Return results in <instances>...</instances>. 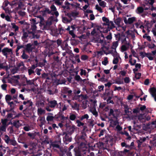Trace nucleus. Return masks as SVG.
<instances>
[{
    "mask_svg": "<svg viewBox=\"0 0 156 156\" xmlns=\"http://www.w3.org/2000/svg\"><path fill=\"white\" fill-rule=\"evenodd\" d=\"M123 106L124 108V112L127 115L131 114V112L129 111V108L127 105H124Z\"/></svg>",
    "mask_w": 156,
    "mask_h": 156,
    "instance_id": "nucleus-22",
    "label": "nucleus"
},
{
    "mask_svg": "<svg viewBox=\"0 0 156 156\" xmlns=\"http://www.w3.org/2000/svg\"><path fill=\"white\" fill-rule=\"evenodd\" d=\"M145 56L148 58L150 60H152L153 59V57L151 56V53H145Z\"/></svg>",
    "mask_w": 156,
    "mask_h": 156,
    "instance_id": "nucleus-33",
    "label": "nucleus"
},
{
    "mask_svg": "<svg viewBox=\"0 0 156 156\" xmlns=\"http://www.w3.org/2000/svg\"><path fill=\"white\" fill-rule=\"evenodd\" d=\"M61 143H59L58 141H56L52 143L51 144V146L52 147L53 149H55V148L60 149V144Z\"/></svg>",
    "mask_w": 156,
    "mask_h": 156,
    "instance_id": "nucleus-17",
    "label": "nucleus"
},
{
    "mask_svg": "<svg viewBox=\"0 0 156 156\" xmlns=\"http://www.w3.org/2000/svg\"><path fill=\"white\" fill-rule=\"evenodd\" d=\"M94 42L96 43V45L98 46L101 45V50L98 52V55H102L104 53H106V51H107L109 49V47L107 46L108 42L106 41H104L103 39H101L100 38H95L94 40Z\"/></svg>",
    "mask_w": 156,
    "mask_h": 156,
    "instance_id": "nucleus-1",
    "label": "nucleus"
},
{
    "mask_svg": "<svg viewBox=\"0 0 156 156\" xmlns=\"http://www.w3.org/2000/svg\"><path fill=\"white\" fill-rule=\"evenodd\" d=\"M138 119L142 122H144L148 120L144 114H140L138 116Z\"/></svg>",
    "mask_w": 156,
    "mask_h": 156,
    "instance_id": "nucleus-11",
    "label": "nucleus"
},
{
    "mask_svg": "<svg viewBox=\"0 0 156 156\" xmlns=\"http://www.w3.org/2000/svg\"><path fill=\"white\" fill-rule=\"evenodd\" d=\"M107 25L108 26V28L109 30L115 27V24L112 21H109Z\"/></svg>",
    "mask_w": 156,
    "mask_h": 156,
    "instance_id": "nucleus-24",
    "label": "nucleus"
},
{
    "mask_svg": "<svg viewBox=\"0 0 156 156\" xmlns=\"http://www.w3.org/2000/svg\"><path fill=\"white\" fill-rule=\"evenodd\" d=\"M131 45L129 43H126L122 46L121 47V51L122 52L126 51L129 48V46Z\"/></svg>",
    "mask_w": 156,
    "mask_h": 156,
    "instance_id": "nucleus-13",
    "label": "nucleus"
},
{
    "mask_svg": "<svg viewBox=\"0 0 156 156\" xmlns=\"http://www.w3.org/2000/svg\"><path fill=\"white\" fill-rule=\"evenodd\" d=\"M121 145L122 147H125L126 148L130 149L131 146H129V145L126 144L125 142H122L121 144Z\"/></svg>",
    "mask_w": 156,
    "mask_h": 156,
    "instance_id": "nucleus-53",
    "label": "nucleus"
},
{
    "mask_svg": "<svg viewBox=\"0 0 156 156\" xmlns=\"http://www.w3.org/2000/svg\"><path fill=\"white\" fill-rule=\"evenodd\" d=\"M139 105L141 106L140 108V110L142 112L146 108V107L145 105H142L140 104Z\"/></svg>",
    "mask_w": 156,
    "mask_h": 156,
    "instance_id": "nucleus-58",
    "label": "nucleus"
},
{
    "mask_svg": "<svg viewBox=\"0 0 156 156\" xmlns=\"http://www.w3.org/2000/svg\"><path fill=\"white\" fill-rule=\"evenodd\" d=\"M79 148L80 149H83L82 150L85 151L87 149V147L85 143L83 142H81L80 143L79 146Z\"/></svg>",
    "mask_w": 156,
    "mask_h": 156,
    "instance_id": "nucleus-29",
    "label": "nucleus"
},
{
    "mask_svg": "<svg viewBox=\"0 0 156 156\" xmlns=\"http://www.w3.org/2000/svg\"><path fill=\"white\" fill-rule=\"evenodd\" d=\"M11 107V109H12L14 107L15 105L14 103L13 102H9L7 103Z\"/></svg>",
    "mask_w": 156,
    "mask_h": 156,
    "instance_id": "nucleus-56",
    "label": "nucleus"
},
{
    "mask_svg": "<svg viewBox=\"0 0 156 156\" xmlns=\"http://www.w3.org/2000/svg\"><path fill=\"white\" fill-rule=\"evenodd\" d=\"M89 111L91 112L94 115H95L96 117L98 116V113L96 111L95 107H94L90 109Z\"/></svg>",
    "mask_w": 156,
    "mask_h": 156,
    "instance_id": "nucleus-28",
    "label": "nucleus"
},
{
    "mask_svg": "<svg viewBox=\"0 0 156 156\" xmlns=\"http://www.w3.org/2000/svg\"><path fill=\"white\" fill-rule=\"evenodd\" d=\"M77 97L80 98H81V100H85L87 99V96L86 95H83L82 94H80L77 96Z\"/></svg>",
    "mask_w": 156,
    "mask_h": 156,
    "instance_id": "nucleus-52",
    "label": "nucleus"
},
{
    "mask_svg": "<svg viewBox=\"0 0 156 156\" xmlns=\"http://www.w3.org/2000/svg\"><path fill=\"white\" fill-rule=\"evenodd\" d=\"M38 134L39 133L36 132H34L32 133L30 132L27 133L28 135L32 139H35V136Z\"/></svg>",
    "mask_w": 156,
    "mask_h": 156,
    "instance_id": "nucleus-21",
    "label": "nucleus"
},
{
    "mask_svg": "<svg viewBox=\"0 0 156 156\" xmlns=\"http://www.w3.org/2000/svg\"><path fill=\"white\" fill-rule=\"evenodd\" d=\"M61 47L63 50H66L69 49L68 44L66 42H64L61 44Z\"/></svg>",
    "mask_w": 156,
    "mask_h": 156,
    "instance_id": "nucleus-25",
    "label": "nucleus"
},
{
    "mask_svg": "<svg viewBox=\"0 0 156 156\" xmlns=\"http://www.w3.org/2000/svg\"><path fill=\"white\" fill-rule=\"evenodd\" d=\"M9 144L14 146H15L17 144L16 140L13 139H11L9 141Z\"/></svg>",
    "mask_w": 156,
    "mask_h": 156,
    "instance_id": "nucleus-43",
    "label": "nucleus"
},
{
    "mask_svg": "<svg viewBox=\"0 0 156 156\" xmlns=\"http://www.w3.org/2000/svg\"><path fill=\"white\" fill-rule=\"evenodd\" d=\"M53 17L49 19L46 22L45 24L44 25V29L46 30H49L51 29V25L53 22Z\"/></svg>",
    "mask_w": 156,
    "mask_h": 156,
    "instance_id": "nucleus-7",
    "label": "nucleus"
},
{
    "mask_svg": "<svg viewBox=\"0 0 156 156\" xmlns=\"http://www.w3.org/2000/svg\"><path fill=\"white\" fill-rule=\"evenodd\" d=\"M105 38L107 40H111L112 38V34L110 33Z\"/></svg>",
    "mask_w": 156,
    "mask_h": 156,
    "instance_id": "nucleus-62",
    "label": "nucleus"
},
{
    "mask_svg": "<svg viewBox=\"0 0 156 156\" xmlns=\"http://www.w3.org/2000/svg\"><path fill=\"white\" fill-rule=\"evenodd\" d=\"M5 99L7 103L9 102V101H11V100H13L11 96L10 95L7 94L5 96Z\"/></svg>",
    "mask_w": 156,
    "mask_h": 156,
    "instance_id": "nucleus-38",
    "label": "nucleus"
},
{
    "mask_svg": "<svg viewBox=\"0 0 156 156\" xmlns=\"http://www.w3.org/2000/svg\"><path fill=\"white\" fill-rule=\"evenodd\" d=\"M1 51L3 55L5 56L6 58H7L8 55L12 54V49L8 48H4Z\"/></svg>",
    "mask_w": 156,
    "mask_h": 156,
    "instance_id": "nucleus-6",
    "label": "nucleus"
},
{
    "mask_svg": "<svg viewBox=\"0 0 156 156\" xmlns=\"http://www.w3.org/2000/svg\"><path fill=\"white\" fill-rule=\"evenodd\" d=\"M26 99H25V101H24L23 102V104L24 105H26V108L25 110L23 111V112L24 114H25L24 112L25 111L30 110L32 108V105H33V103L31 101V100H26Z\"/></svg>",
    "mask_w": 156,
    "mask_h": 156,
    "instance_id": "nucleus-4",
    "label": "nucleus"
},
{
    "mask_svg": "<svg viewBox=\"0 0 156 156\" xmlns=\"http://www.w3.org/2000/svg\"><path fill=\"white\" fill-rule=\"evenodd\" d=\"M2 69H5L6 70H8L9 69V68L6 64V62L0 64V70Z\"/></svg>",
    "mask_w": 156,
    "mask_h": 156,
    "instance_id": "nucleus-23",
    "label": "nucleus"
},
{
    "mask_svg": "<svg viewBox=\"0 0 156 156\" xmlns=\"http://www.w3.org/2000/svg\"><path fill=\"white\" fill-rule=\"evenodd\" d=\"M76 123L77 124V126L78 127H80L81 126H84V123L81 122L79 120H77L76 121Z\"/></svg>",
    "mask_w": 156,
    "mask_h": 156,
    "instance_id": "nucleus-49",
    "label": "nucleus"
},
{
    "mask_svg": "<svg viewBox=\"0 0 156 156\" xmlns=\"http://www.w3.org/2000/svg\"><path fill=\"white\" fill-rule=\"evenodd\" d=\"M136 18L135 17H132L128 18L127 20L126 18L124 19V22L126 24H131L134 22L136 21Z\"/></svg>",
    "mask_w": 156,
    "mask_h": 156,
    "instance_id": "nucleus-10",
    "label": "nucleus"
},
{
    "mask_svg": "<svg viewBox=\"0 0 156 156\" xmlns=\"http://www.w3.org/2000/svg\"><path fill=\"white\" fill-rule=\"evenodd\" d=\"M37 113L38 115L40 116L42 114H44L46 113L45 110L41 108H39L37 109Z\"/></svg>",
    "mask_w": 156,
    "mask_h": 156,
    "instance_id": "nucleus-20",
    "label": "nucleus"
},
{
    "mask_svg": "<svg viewBox=\"0 0 156 156\" xmlns=\"http://www.w3.org/2000/svg\"><path fill=\"white\" fill-rule=\"evenodd\" d=\"M76 118V116L75 115L72 113L69 114V119L70 120L74 121Z\"/></svg>",
    "mask_w": 156,
    "mask_h": 156,
    "instance_id": "nucleus-32",
    "label": "nucleus"
},
{
    "mask_svg": "<svg viewBox=\"0 0 156 156\" xmlns=\"http://www.w3.org/2000/svg\"><path fill=\"white\" fill-rule=\"evenodd\" d=\"M119 59H121L120 57H115V58H114L112 62L114 64H117L119 62Z\"/></svg>",
    "mask_w": 156,
    "mask_h": 156,
    "instance_id": "nucleus-42",
    "label": "nucleus"
},
{
    "mask_svg": "<svg viewBox=\"0 0 156 156\" xmlns=\"http://www.w3.org/2000/svg\"><path fill=\"white\" fill-rule=\"evenodd\" d=\"M100 5L103 7H105L106 6V3L104 1L101 2L99 3Z\"/></svg>",
    "mask_w": 156,
    "mask_h": 156,
    "instance_id": "nucleus-63",
    "label": "nucleus"
},
{
    "mask_svg": "<svg viewBox=\"0 0 156 156\" xmlns=\"http://www.w3.org/2000/svg\"><path fill=\"white\" fill-rule=\"evenodd\" d=\"M121 21V19L120 18H118L114 20V22L116 25L118 26V28H122L124 30H125V28L124 27H122L120 25V23Z\"/></svg>",
    "mask_w": 156,
    "mask_h": 156,
    "instance_id": "nucleus-18",
    "label": "nucleus"
},
{
    "mask_svg": "<svg viewBox=\"0 0 156 156\" xmlns=\"http://www.w3.org/2000/svg\"><path fill=\"white\" fill-rule=\"evenodd\" d=\"M4 140H5V143L7 144H9V141L10 140V139L9 138V137L7 135H5L4 138Z\"/></svg>",
    "mask_w": 156,
    "mask_h": 156,
    "instance_id": "nucleus-37",
    "label": "nucleus"
},
{
    "mask_svg": "<svg viewBox=\"0 0 156 156\" xmlns=\"http://www.w3.org/2000/svg\"><path fill=\"white\" fill-rule=\"evenodd\" d=\"M108 58L107 57L104 58V61L102 62V64L105 66H106L108 64Z\"/></svg>",
    "mask_w": 156,
    "mask_h": 156,
    "instance_id": "nucleus-50",
    "label": "nucleus"
},
{
    "mask_svg": "<svg viewBox=\"0 0 156 156\" xmlns=\"http://www.w3.org/2000/svg\"><path fill=\"white\" fill-rule=\"evenodd\" d=\"M51 13V11L48 8H45L43 11V13L50 14Z\"/></svg>",
    "mask_w": 156,
    "mask_h": 156,
    "instance_id": "nucleus-55",
    "label": "nucleus"
},
{
    "mask_svg": "<svg viewBox=\"0 0 156 156\" xmlns=\"http://www.w3.org/2000/svg\"><path fill=\"white\" fill-rule=\"evenodd\" d=\"M54 117L51 116V115H48L46 118V120L48 122H51L53 121L54 119Z\"/></svg>",
    "mask_w": 156,
    "mask_h": 156,
    "instance_id": "nucleus-45",
    "label": "nucleus"
},
{
    "mask_svg": "<svg viewBox=\"0 0 156 156\" xmlns=\"http://www.w3.org/2000/svg\"><path fill=\"white\" fill-rule=\"evenodd\" d=\"M43 142L46 144H48L49 143L48 137L47 136H45V138L44 139Z\"/></svg>",
    "mask_w": 156,
    "mask_h": 156,
    "instance_id": "nucleus-59",
    "label": "nucleus"
},
{
    "mask_svg": "<svg viewBox=\"0 0 156 156\" xmlns=\"http://www.w3.org/2000/svg\"><path fill=\"white\" fill-rule=\"evenodd\" d=\"M7 126L1 125L0 126V133H2V132H5L6 130V127Z\"/></svg>",
    "mask_w": 156,
    "mask_h": 156,
    "instance_id": "nucleus-39",
    "label": "nucleus"
},
{
    "mask_svg": "<svg viewBox=\"0 0 156 156\" xmlns=\"http://www.w3.org/2000/svg\"><path fill=\"white\" fill-rule=\"evenodd\" d=\"M96 9L101 13H102L103 11L101 8L98 5H97L95 6Z\"/></svg>",
    "mask_w": 156,
    "mask_h": 156,
    "instance_id": "nucleus-54",
    "label": "nucleus"
},
{
    "mask_svg": "<svg viewBox=\"0 0 156 156\" xmlns=\"http://www.w3.org/2000/svg\"><path fill=\"white\" fill-rule=\"evenodd\" d=\"M72 19H68L66 17H63L62 18V21L64 23H67L70 22L72 21Z\"/></svg>",
    "mask_w": 156,
    "mask_h": 156,
    "instance_id": "nucleus-41",
    "label": "nucleus"
},
{
    "mask_svg": "<svg viewBox=\"0 0 156 156\" xmlns=\"http://www.w3.org/2000/svg\"><path fill=\"white\" fill-rule=\"evenodd\" d=\"M80 74L81 76L84 75V76H86L87 74L86 71L85 70H83V69H81L80 70Z\"/></svg>",
    "mask_w": 156,
    "mask_h": 156,
    "instance_id": "nucleus-64",
    "label": "nucleus"
},
{
    "mask_svg": "<svg viewBox=\"0 0 156 156\" xmlns=\"http://www.w3.org/2000/svg\"><path fill=\"white\" fill-rule=\"evenodd\" d=\"M116 111H114L113 109L111 108L109 113V115H112L114 118H116L117 116V115L116 114Z\"/></svg>",
    "mask_w": 156,
    "mask_h": 156,
    "instance_id": "nucleus-26",
    "label": "nucleus"
},
{
    "mask_svg": "<svg viewBox=\"0 0 156 156\" xmlns=\"http://www.w3.org/2000/svg\"><path fill=\"white\" fill-rule=\"evenodd\" d=\"M149 91L152 97H154V95L156 94V89L154 87L150 88L149 90Z\"/></svg>",
    "mask_w": 156,
    "mask_h": 156,
    "instance_id": "nucleus-19",
    "label": "nucleus"
},
{
    "mask_svg": "<svg viewBox=\"0 0 156 156\" xmlns=\"http://www.w3.org/2000/svg\"><path fill=\"white\" fill-rule=\"evenodd\" d=\"M118 45V41H115L113 42L112 48V49H114L115 51L116 48Z\"/></svg>",
    "mask_w": 156,
    "mask_h": 156,
    "instance_id": "nucleus-31",
    "label": "nucleus"
},
{
    "mask_svg": "<svg viewBox=\"0 0 156 156\" xmlns=\"http://www.w3.org/2000/svg\"><path fill=\"white\" fill-rule=\"evenodd\" d=\"M123 38H122L121 39V41L122 43H123L124 44H125V43H129V42H128L126 41V37L124 36H123Z\"/></svg>",
    "mask_w": 156,
    "mask_h": 156,
    "instance_id": "nucleus-60",
    "label": "nucleus"
},
{
    "mask_svg": "<svg viewBox=\"0 0 156 156\" xmlns=\"http://www.w3.org/2000/svg\"><path fill=\"white\" fill-rule=\"evenodd\" d=\"M112 98V97H109L106 100V101L107 102V103L108 104H109L110 103H111L112 104H114V103L112 100H111Z\"/></svg>",
    "mask_w": 156,
    "mask_h": 156,
    "instance_id": "nucleus-48",
    "label": "nucleus"
},
{
    "mask_svg": "<svg viewBox=\"0 0 156 156\" xmlns=\"http://www.w3.org/2000/svg\"><path fill=\"white\" fill-rule=\"evenodd\" d=\"M69 88L67 87H64L63 88V93L65 94L68 93V96H70L71 95V93L72 92V91L71 90H69Z\"/></svg>",
    "mask_w": 156,
    "mask_h": 156,
    "instance_id": "nucleus-16",
    "label": "nucleus"
},
{
    "mask_svg": "<svg viewBox=\"0 0 156 156\" xmlns=\"http://www.w3.org/2000/svg\"><path fill=\"white\" fill-rule=\"evenodd\" d=\"M111 123L112 125V127H115V126L116 125H118L119 124V123L118 121L116 120V121H114V120H112L111 122Z\"/></svg>",
    "mask_w": 156,
    "mask_h": 156,
    "instance_id": "nucleus-47",
    "label": "nucleus"
},
{
    "mask_svg": "<svg viewBox=\"0 0 156 156\" xmlns=\"http://www.w3.org/2000/svg\"><path fill=\"white\" fill-rule=\"evenodd\" d=\"M65 126L66 132L68 134L71 135L74 133L76 128V126L74 125H70L69 123H67V122H66Z\"/></svg>",
    "mask_w": 156,
    "mask_h": 156,
    "instance_id": "nucleus-3",
    "label": "nucleus"
},
{
    "mask_svg": "<svg viewBox=\"0 0 156 156\" xmlns=\"http://www.w3.org/2000/svg\"><path fill=\"white\" fill-rule=\"evenodd\" d=\"M115 37L116 38V40L118 41H119L120 39L121 35L120 34L118 33L117 34H115Z\"/></svg>",
    "mask_w": 156,
    "mask_h": 156,
    "instance_id": "nucleus-51",
    "label": "nucleus"
},
{
    "mask_svg": "<svg viewBox=\"0 0 156 156\" xmlns=\"http://www.w3.org/2000/svg\"><path fill=\"white\" fill-rule=\"evenodd\" d=\"M12 28L14 30L15 32L18 31L19 27L16 25L15 23H11Z\"/></svg>",
    "mask_w": 156,
    "mask_h": 156,
    "instance_id": "nucleus-30",
    "label": "nucleus"
},
{
    "mask_svg": "<svg viewBox=\"0 0 156 156\" xmlns=\"http://www.w3.org/2000/svg\"><path fill=\"white\" fill-rule=\"evenodd\" d=\"M25 80L26 82V85L34 86L35 85L34 79L32 80H28L27 77L25 78Z\"/></svg>",
    "mask_w": 156,
    "mask_h": 156,
    "instance_id": "nucleus-15",
    "label": "nucleus"
},
{
    "mask_svg": "<svg viewBox=\"0 0 156 156\" xmlns=\"http://www.w3.org/2000/svg\"><path fill=\"white\" fill-rule=\"evenodd\" d=\"M89 118V116L87 114H85L82 115L81 117L80 118V120L82 121L84 119H86V120H88Z\"/></svg>",
    "mask_w": 156,
    "mask_h": 156,
    "instance_id": "nucleus-35",
    "label": "nucleus"
},
{
    "mask_svg": "<svg viewBox=\"0 0 156 156\" xmlns=\"http://www.w3.org/2000/svg\"><path fill=\"white\" fill-rule=\"evenodd\" d=\"M35 88L34 87L31 88V89H26L24 88H23L20 90V91L22 92H24L25 90L27 91H34L35 90Z\"/></svg>",
    "mask_w": 156,
    "mask_h": 156,
    "instance_id": "nucleus-36",
    "label": "nucleus"
},
{
    "mask_svg": "<svg viewBox=\"0 0 156 156\" xmlns=\"http://www.w3.org/2000/svg\"><path fill=\"white\" fill-rule=\"evenodd\" d=\"M155 0H148V2L151 6V8L149 7V8H145V10H148V9H151V10H155V8L153 7V5L154 3Z\"/></svg>",
    "mask_w": 156,
    "mask_h": 156,
    "instance_id": "nucleus-14",
    "label": "nucleus"
},
{
    "mask_svg": "<svg viewBox=\"0 0 156 156\" xmlns=\"http://www.w3.org/2000/svg\"><path fill=\"white\" fill-rule=\"evenodd\" d=\"M61 135L59 133L56 136L57 139L58 140V142L59 143H61Z\"/></svg>",
    "mask_w": 156,
    "mask_h": 156,
    "instance_id": "nucleus-61",
    "label": "nucleus"
},
{
    "mask_svg": "<svg viewBox=\"0 0 156 156\" xmlns=\"http://www.w3.org/2000/svg\"><path fill=\"white\" fill-rule=\"evenodd\" d=\"M144 10H145V9H144L143 7L140 6L137 8L135 12L136 14L141 15L143 13Z\"/></svg>",
    "mask_w": 156,
    "mask_h": 156,
    "instance_id": "nucleus-12",
    "label": "nucleus"
},
{
    "mask_svg": "<svg viewBox=\"0 0 156 156\" xmlns=\"http://www.w3.org/2000/svg\"><path fill=\"white\" fill-rule=\"evenodd\" d=\"M87 122L89 123L90 126L92 127L93 126L94 124V120L93 119H88L87 120Z\"/></svg>",
    "mask_w": 156,
    "mask_h": 156,
    "instance_id": "nucleus-46",
    "label": "nucleus"
},
{
    "mask_svg": "<svg viewBox=\"0 0 156 156\" xmlns=\"http://www.w3.org/2000/svg\"><path fill=\"white\" fill-rule=\"evenodd\" d=\"M38 120L42 124L45 123L46 121L44 117L40 116L38 118Z\"/></svg>",
    "mask_w": 156,
    "mask_h": 156,
    "instance_id": "nucleus-40",
    "label": "nucleus"
},
{
    "mask_svg": "<svg viewBox=\"0 0 156 156\" xmlns=\"http://www.w3.org/2000/svg\"><path fill=\"white\" fill-rule=\"evenodd\" d=\"M32 30L31 29V27H30L29 29L27 31H23V35L22 37V39L23 41H25V40L29 37L31 39V36Z\"/></svg>",
    "mask_w": 156,
    "mask_h": 156,
    "instance_id": "nucleus-2",
    "label": "nucleus"
},
{
    "mask_svg": "<svg viewBox=\"0 0 156 156\" xmlns=\"http://www.w3.org/2000/svg\"><path fill=\"white\" fill-rule=\"evenodd\" d=\"M37 27L35 23L32 24L31 25V29L32 30L31 36L32 37H31V39L36 38L38 39L39 37V36L37 35H35V32L36 29Z\"/></svg>",
    "mask_w": 156,
    "mask_h": 156,
    "instance_id": "nucleus-5",
    "label": "nucleus"
},
{
    "mask_svg": "<svg viewBox=\"0 0 156 156\" xmlns=\"http://www.w3.org/2000/svg\"><path fill=\"white\" fill-rule=\"evenodd\" d=\"M70 43L73 46H75L77 44V41L75 39H73L71 40Z\"/></svg>",
    "mask_w": 156,
    "mask_h": 156,
    "instance_id": "nucleus-57",
    "label": "nucleus"
},
{
    "mask_svg": "<svg viewBox=\"0 0 156 156\" xmlns=\"http://www.w3.org/2000/svg\"><path fill=\"white\" fill-rule=\"evenodd\" d=\"M35 46L30 43L27 44L25 45V50L28 53L32 52L33 50L35 49Z\"/></svg>",
    "mask_w": 156,
    "mask_h": 156,
    "instance_id": "nucleus-8",
    "label": "nucleus"
},
{
    "mask_svg": "<svg viewBox=\"0 0 156 156\" xmlns=\"http://www.w3.org/2000/svg\"><path fill=\"white\" fill-rule=\"evenodd\" d=\"M13 125L15 127L18 128L21 126L22 124L20 123L19 120H17L13 122Z\"/></svg>",
    "mask_w": 156,
    "mask_h": 156,
    "instance_id": "nucleus-27",
    "label": "nucleus"
},
{
    "mask_svg": "<svg viewBox=\"0 0 156 156\" xmlns=\"http://www.w3.org/2000/svg\"><path fill=\"white\" fill-rule=\"evenodd\" d=\"M102 20L103 21L106 23H104V25H107V24L109 22V20L106 17H103L102 18Z\"/></svg>",
    "mask_w": 156,
    "mask_h": 156,
    "instance_id": "nucleus-44",
    "label": "nucleus"
},
{
    "mask_svg": "<svg viewBox=\"0 0 156 156\" xmlns=\"http://www.w3.org/2000/svg\"><path fill=\"white\" fill-rule=\"evenodd\" d=\"M23 54L21 56V58L23 59H27L28 57L29 56L28 55L26 54L25 53V50H23Z\"/></svg>",
    "mask_w": 156,
    "mask_h": 156,
    "instance_id": "nucleus-34",
    "label": "nucleus"
},
{
    "mask_svg": "<svg viewBox=\"0 0 156 156\" xmlns=\"http://www.w3.org/2000/svg\"><path fill=\"white\" fill-rule=\"evenodd\" d=\"M48 105L51 108H57L58 106V104L57 101L55 100L51 101L48 100Z\"/></svg>",
    "mask_w": 156,
    "mask_h": 156,
    "instance_id": "nucleus-9",
    "label": "nucleus"
}]
</instances>
